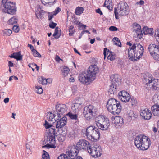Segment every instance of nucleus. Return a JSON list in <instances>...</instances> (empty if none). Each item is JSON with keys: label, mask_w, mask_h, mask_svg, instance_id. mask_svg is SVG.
<instances>
[{"label": "nucleus", "mask_w": 159, "mask_h": 159, "mask_svg": "<svg viewBox=\"0 0 159 159\" xmlns=\"http://www.w3.org/2000/svg\"><path fill=\"white\" fill-rule=\"evenodd\" d=\"M99 71L98 67L96 65H91L87 71L83 72L79 75V80L82 84H90L95 79L96 74Z\"/></svg>", "instance_id": "nucleus-1"}, {"label": "nucleus", "mask_w": 159, "mask_h": 159, "mask_svg": "<svg viewBox=\"0 0 159 159\" xmlns=\"http://www.w3.org/2000/svg\"><path fill=\"white\" fill-rule=\"evenodd\" d=\"M91 144L89 142L84 139H80L76 144L66 150L67 155L69 157L74 158L75 156L78 154L80 151L82 149H86L90 147Z\"/></svg>", "instance_id": "nucleus-2"}, {"label": "nucleus", "mask_w": 159, "mask_h": 159, "mask_svg": "<svg viewBox=\"0 0 159 159\" xmlns=\"http://www.w3.org/2000/svg\"><path fill=\"white\" fill-rule=\"evenodd\" d=\"M134 140L135 145L139 149L142 150L148 149L150 144V139L146 136L138 135Z\"/></svg>", "instance_id": "nucleus-3"}, {"label": "nucleus", "mask_w": 159, "mask_h": 159, "mask_svg": "<svg viewBox=\"0 0 159 159\" xmlns=\"http://www.w3.org/2000/svg\"><path fill=\"white\" fill-rule=\"evenodd\" d=\"M114 13L115 18L116 19H119L118 14L121 16H126L129 12V7L127 3L120 2L117 7L114 8Z\"/></svg>", "instance_id": "nucleus-4"}, {"label": "nucleus", "mask_w": 159, "mask_h": 159, "mask_svg": "<svg viewBox=\"0 0 159 159\" xmlns=\"http://www.w3.org/2000/svg\"><path fill=\"white\" fill-rule=\"evenodd\" d=\"M85 135L89 140L96 142L99 139L100 133L98 128L93 126H90L86 129Z\"/></svg>", "instance_id": "nucleus-5"}, {"label": "nucleus", "mask_w": 159, "mask_h": 159, "mask_svg": "<svg viewBox=\"0 0 159 159\" xmlns=\"http://www.w3.org/2000/svg\"><path fill=\"white\" fill-rule=\"evenodd\" d=\"M95 122L98 128L102 130H107L110 125L108 118L102 115H99L96 117Z\"/></svg>", "instance_id": "nucleus-6"}, {"label": "nucleus", "mask_w": 159, "mask_h": 159, "mask_svg": "<svg viewBox=\"0 0 159 159\" xmlns=\"http://www.w3.org/2000/svg\"><path fill=\"white\" fill-rule=\"evenodd\" d=\"M97 109L94 106L89 105L84 108L83 114L85 118L88 120H92L96 115Z\"/></svg>", "instance_id": "nucleus-7"}, {"label": "nucleus", "mask_w": 159, "mask_h": 159, "mask_svg": "<svg viewBox=\"0 0 159 159\" xmlns=\"http://www.w3.org/2000/svg\"><path fill=\"white\" fill-rule=\"evenodd\" d=\"M67 109L65 104L57 103L55 106V111L54 112L57 115V120H59L63 117V116L66 114Z\"/></svg>", "instance_id": "nucleus-8"}, {"label": "nucleus", "mask_w": 159, "mask_h": 159, "mask_svg": "<svg viewBox=\"0 0 159 159\" xmlns=\"http://www.w3.org/2000/svg\"><path fill=\"white\" fill-rule=\"evenodd\" d=\"M67 118L66 116H63L61 119L57 121L56 124V128H58V131L60 132L63 136H66L67 132L65 129L63 128L67 123Z\"/></svg>", "instance_id": "nucleus-9"}, {"label": "nucleus", "mask_w": 159, "mask_h": 159, "mask_svg": "<svg viewBox=\"0 0 159 159\" xmlns=\"http://www.w3.org/2000/svg\"><path fill=\"white\" fill-rule=\"evenodd\" d=\"M145 83L147 85H149L150 89L152 90H159V79H152L148 77L145 79Z\"/></svg>", "instance_id": "nucleus-10"}, {"label": "nucleus", "mask_w": 159, "mask_h": 159, "mask_svg": "<svg viewBox=\"0 0 159 159\" xmlns=\"http://www.w3.org/2000/svg\"><path fill=\"white\" fill-rule=\"evenodd\" d=\"M102 149L100 146L97 145L88 149V152L93 157L96 158L100 157L102 154Z\"/></svg>", "instance_id": "nucleus-11"}, {"label": "nucleus", "mask_w": 159, "mask_h": 159, "mask_svg": "<svg viewBox=\"0 0 159 159\" xmlns=\"http://www.w3.org/2000/svg\"><path fill=\"white\" fill-rule=\"evenodd\" d=\"M4 7L7 10L8 14L14 15L16 13L17 8L16 6V3L11 1L6 2L4 4Z\"/></svg>", "instance_id": "nucleus-12"}, {"label": "nucleus", "mask_w": 159, "mask_h": 159, "mask_svg": "<svg viewBox=\"0 0 159 159\" xmlns=\"http://www.w3.org/2000/svg\"><path fill=\"white\" fill-rule=\"evenodd\" d=\"M118 96L122 102L125 103L129 102L131 98L130 95L124 90L120 91L118 93Z\"/></svg>", "instance_id": "nucleus-13"}, {"label": "nucleus", "mask_w": 159, "mask_h": 159, "mask_svg": "<svg viewBox=\"0 0 159 159\" xmlns=\"http://www.w3.org/2000/svg\"><path fill=\"white\" fill-rule=\"evenodd\" d=\"M110 80L111 81V87L115 86L116 87H119L121 85V80L120 76L117 74H114L112 75L110 77Z\"/></svg>", "instance_id": "nucleus-14"}, {"label": "nucleus", "mask_w": 159, "mask_h": 159, "mask_svg": "<svg viewBox=\"0 0 159 159\" xmlns=\"http://www.w3.org/2000/svg\"><path fill=\"white\" fill-rule=\"evenodd\" d=\"M136 49L134 54V58L136 57L137 59H139L142 56L144 52V48L143 46L139 43H136Z\"/></svg>", "instance_id": "nucleus-15"}, {"label": "nucleus", "mask_w": 159, "mask_h": 159, "mask_svg": "<svg viewBox=\"0 0 159 159\" xmlns=\"http://www.w3.org/2000/svg\"><path fill=\"white\" fill-rule=\"evenodd\" d=\"M132 26V31L136 33L138 38L141 39L142 38L143 33L140 25L136 23H134Z\"/></svg>", "instance_id": "nucleus-16"}, {"label": "nucleus", "mask_w": 159, "mask_h": 159, "mask_svg": "<svg viewBox=\"0 0 159 159\" xmlns=\"http://www.w3.org/2000/svg\"><path fill=\"white\" fill-rule=\"evenodd\" d=\"M140 114L142 119L147 120L150 119L152 115L151 111L147 108H141Z\"/></svg>", "instance_id": "nucleus-17"}, {"label": "nucleus", "mask_w": 159, "mask_h": 159, "mask_svg": "<svg viewBox=\"0 0 159 159\" xmlns=\"http://www.w3.org/2000/svg\"><path fill=\"white\" fill-rule=\"evenodd\" d=\"M121 106L120 102H118L117 104L112 106L111 109L108 110L113 115L118 114L121 111Z\"/></svg>", "instance_id": "nucleus-18"}, {"label": "nucleus", "mask_w": 159, "mask_h": 159, "mask_svg": "<svg viewBox=\"0 0 159 159\" xmlns=\"http://www.w3.org/2000/svg\"><path fill=\"white\" fill-rule=\"evenodd\" d=\"M135 49H136V43H134L133 45L130 47L128 49V57L129 59L131 61H137V59L134 58V54L135 52Z\"/></svg>", "instance_id": "nucleus-19"}, {"label": "nucleus", "mask_w": 159, "mask_h": 159, "mask_svg": "<svg viewBox=\"0 0 159 159\" xmlns=\"http://www.w3.org/2000/svg\"><path fill=\"white\" fill-rule=\"evenodd\" d=\"M114 123L116 126L121 127L124 124L123 118L120 116H116L114 118Z\"/></svg>", "instance_id": "nucleus-20"}, {"label": "nucleus", "mask_w": 159, "mask_h": 159, "mask_svg": "<svg viewBox=\"0 0 159 159\" xmlns=\"http://www.w3.org/2000/svg\"><path fill=\"white\" fill-rule=\"evenodd\" d=\"M148 49L150 54H152L154 52L159 51V45H157L154 44H150L148 46Z\"/></svg>", "instance_id": "nucleus-21"}, {"label": "nucleus", "mask_w": 159, "mask_h": 159, "mask_svg": "<svg viewBox=\"0 0 159 159\" xmlns=\"http://www.w3.org/2000/svg\"><path fill=\"white\" fill-rule=\"evenodd\" d=\"M49 143H47L45 145L43 146H42V148H46L47 149H49L50 148H56L55 144H56V142L55 140L53 139H49Z\"/></svg>", "instance_id": "nucleus-22"}, {"label": "nucleus", "mask_w": 159, "mask_h": 159, "mask_svg": "<svg viewBox=\"0 0 159 159\" xmlns=\"http://www.w3.org/2000/svg\"><path fill=\"white\" fill-rule=\"evenodd\" d=\"M155 104L151 107L152 111L154 116L159 117V105Z\"/></svg>", "instance_id": "nucleus-23"}, {"label": "nucleus", "mask_w": 159, "mask_h": 159, "mask_svg": "<svg viewBox=\"0 0 159 159\" xmlns=\"http://www.w3.org/2000/svg\"><path fill=\"white\" fill-rule=\"evenodd\" d=\"M118 102H120L114 98H110L108 100L107 104V109L111 108L112 106L117 104Z\"/></svg>", "instance_id": "nucleus-24"}, {"label": "nucleus", "mask_w": 159, "mask_h": 159, "mask_svg": "<svg viewBox=\"0 0 159 159\" xmlns=\"http://www.w3.org/2000/svg\"><path fill=\"white\" fill-rule=\"evenodd\" d=\"M11 58H14L17 61H20L22 59L23 56L21 54V52L20 51L18 52H14L12 54L9 56Z\"/></svg>", "instance_id": "nucleus-25"}, {"label": "nucleus", "mask_w": 159, "mask_h": 159, "mask_svg": "<svg viewBox=\"0 0 159 159\" xmlns=\"http://www.w3.org/2000/svg\"><path fill=\"white\" fill-rule=\"evenodd\" d=\"M56 114L55 113L53 114L50 112H48L47 114L46 117L48 121L53 122L54 121L55 122L56 121L57 122V121H58V120H57V119L55 118V117L56 116Z\"/></svg>", "instance_id": "nucleus-26"}, {"label": "nucleus", "mask_w": 159, "mask_h": 159, "mask_svg": "<svg viewBox=\"0 0 159 159\" xmlns=\"http://www.w3.org/2000/svg\"><path fill=\"white\" fill-rule=\"evenodd\" d=\"M57 134L55 128H51L49 129L48 133L49 139L55 140V136Z\"/></svg>", "instance_id": "nucleus-27"}, {"label": "nucleus", "mask_w": 159, "mask_h": 159, "mask_svg": "<svg viewBox=\"0 0 159 159\" xmlns=\"http://www.w3.org/2000/svg\"><path fill=\"white\" fill-rule=\"evenodd\" d=\"M143 34L144 35H149L151 36L153 34V29L152 28H149L147 26H144L143 28Z\"/></svg>", "instance_id": "nucleus-28"}, {"label": "nucleus", "mask_w": 159, "mask_h": 159, "mask_svg": "<svg viewBox=\"0 0 159 159\" xmlns=\"http://www.w3.org/2000/svg\"><path fill=\"white\" fill-rule=\"evenodd\" d=\"M66 115L68 116L71 119L75 120L74 122L75 124H78L79 123V120L78 118L77 114H73L70 112L66 114Z\"/></svg>", "instance_id": "nucleus-29"}, {"label": "nucleus", "mask_w": 159, "mask_h": 159, "mask_svg": "<svg viewBox=\"0 0 159 159\" xmlns=\"http://www.w3.org/2000/svg\"><path fill=\"white\" fill-rule=\"evenodd\" d=\"M48 80H50V79H46L44 78L43 76L41 77L38 79L39 83L43 85H45L48 84H50V82L48 81Z\"/></svg>", "instance_id": "nucleus-30"}, {"label": "nucleus", "mask_w": 159, "mask_h": 159, "mask_svg": "<svg viewBox=\"0 0 159 159\" xmlns=\"http://www.w3.org/2000/svg\"><path fill=\"white\" fill-rule=\"evenodd\" d=\"M107 59L111 61H113L115 59L116 56L114 54V53L111 51L108 50L107 52V55L106 56Z\"/></svg>", "instance_id": "nucleus-31"}, {"label": "nucleus", "mask_w": 159, "mask_h": 159, "mask_svg": "<svg viewBox=\"0 0 159 159\" xmlns=\"http://www.w3.org/2000/svg\"><path fill=\"white\" fill-rule=\"evenodd\" d=\"M45 11L43 10H40L38 12L37 11L35 13L36 15L38 18L42 19L43 18V15H44Z\"/></svg>", "instance_id": "nucleus-32"}, {"label": "nucleus", "mask_w": 159, "mask_h": 159, "mask_svg": "<svg viewBox=\"0 0 159 159\" xmlns=\"http://www.w3.org/2000/svg\"><path fill=\"white\" fill-rule=\"evenodd\" d=\"M152 101L155 103H159V92H156L153 96Z\"/></svg>", "instance_id": "nucleus-33"}, {"label": "nucleus", "mask_w": 159, "mask_h": 159, "mask_svg": "<svg viewBox=\"0 0 159 159\" xmlns=\"http://www.w3.org/2000/svg\"><path fill=\"white\" fill-rule=\"evenodd\" d=\"M58 29L59 28L58 27H56L54 33L53 34V36L56 39H58L61 35V34L58 33Z\"/></svg>", "instance_id": "nucleus-34"}, {"label": "nucleus", "mask_w": 159, "mask_h": 159, "mask_svg": "<svg viewBox=\"0 0 159 159\" xmlns=\"http://www.w3.org/2000/svg\"><path fill=\"white\" fill-rule=\"evenodd\" d=\"M18 19L16 17L14 16L11 18L9 20L8 22L10 25H13L17 23Z\"/></svg>", "instance_id": "nucleus-35"}, {"label": "nucleus", "mask_w": 159, "mask_h": 159, "mask_svg": "<svg viewBox=\"0 0 159 159\" xmlns=\"http://www.w3.org/2000/svg\"><path fill=\"white\" fill-rule=\"evenodd\" d=\"M129 101H130V105L132 107H135L137 104L138 102L137 100L134 97H131Z\"/></svg>", "instance_id": "nucleus-36"}, {"label": "nucleus", "mask_w": 159, "mask_h": 159, "mask_svg": "<svg viewBox=\"0 0 159 159\" xmlns=\"http://www.w3.org/2000/svg\"><path fill=\"white\" fill-rule=\"evenodd\" d=\"M42 159H50L49 154L45 150H43Z\"/></svg>", "instance_id": "nucleus-37"}, {"label": "nucleus", "mask_w": 159, "mask_h": 159, "mask_svg": "<svg viewBox=\"0 0 159 159\" xmlns=\"http://www.w3.org/2000/svg\"><path fill=\"white\" fill-rule=\"evenodd\" d=\"M83 8L82 7H77L75 10V14L77 15H80L83 13Z\"/></svg>", "instance_id": "nucleus-38"}, {"label": "nucleus", "mask_w": 159, "mask_h": 159, "mask_svg": "<svg viewBox=\"0 0 159 159\" xmlns=\"http://www.w3.org/2000/svg\"><path fill=\"white\" fill-rule=\"evenodd\" d=\"M153 58L156 60L159 61V51L156 52H154L152 54H150Z\"/></svg>", "instance_id": "nucleus-39"}, {"label": "nucleus", "mask_w": 159, "mask_h": 159, "mask_svg": "<svg viewBox=\"0 0 159 159\" xmlns=\"http://www.w3.org/2000/svg\"><path fill=\"white\" fill-rule=\"evenodd\" d=\"M118 89L117 87H116L115 86L114 87H111L110 86V88L108 90V93L110 94H114V93L116 92V90Z\"/></svg>", "instance_id": "nucleus-40"}, {"label": "nucleus", "mask_w": 159, "mask_h": 159, "mask_svg": "<svg viewBox=\"0 0 159 159\" xmlns=\"http://www.w3.org/2000/svg\"><path fill=\"white\" fill-rule=\"evenodd\" d=\"M62 71L64 75L65 76H67L69 73L70 69L67 66H64Z\"/></svg>", "instance_id": "nucleus-41"}, {"label": "nucleus", "mask_w": 159, "mask_h": 159, "mask_svg": "<svg viewBox=\"0 0 159 159\" xmlns=\"http://www.w3.org/2000/svg\"><path fill=\"white\" fill-rule=\"evenodd\" d=\"M69 157L66 154L62 153L59 155L57 159H70Z\"/></svg>", "instance_id": "nucleus-42"}, {"label": "nucleus", "mask_w": 159, "mask_h": 159, "mask_svg": "<svg viewBox=\"0 0 159 159\" xmlns=\"http://www.w3.org/2000/svg\"><path fill=\"white\" fill-rule=\"evenodd\" d=\"M56 136L59 141L63 142L64 140V137H65V136H63V134H60L57 135H56Z\"/></svg>", "instance_id": "nucleus-43"}, {"label": "nucleus", "mask_w": 159, "mask_h": 159, "mask_svg": "<svg viewBox=\"0 0 159 159\" xmlns=\"http://www.w3.org/2000/svg\"><path fill=\"white\" fill-rule=\"evenodd\" d=\"M82 106V105H80V106H79V104H74V105L72 106V109L73 110H78L79 111L81 108Z\"/></svg>", "instance_id": "nucleus-44"}, {"label": "nucleus", "mask_w": 159, "mask_h": 159, "mask_svg": "<svg viewBox=\"0 0 159 159\" xmlns=\"http://www.w3.org/2000/svg\"><path fill=\"white\" fill-rule=\"evenodd\" d=\"M4 35L10 36L12 33V31L9 29H5L3 30Z\"/></svg>", "instance_id": "nucleus-45"}, {"label": "nucleus", "mask_w": 159, "mask_h": 159, "mask_svg": "<svg viewBox=\"0 0 159 159\" xmlns=\"http://www.w3.org/2000/svg\"><path fill=\"white\" fill-rule=\"evenodd\" d=\"M115 40V41H116L117 43H115V44L117 45L118 46L120 47H121V43L120 40L117 37H114L113 39V40Z\"/></svg>", "instance_id": "nucleus-46"}, {"label": "nucleus", "mask_w": 159, "mask_h": 159, "mask_svg": "<svg viewBox=\"0 0 159 159\" xmlns=\"http://www.w3.org/2000/svg\"><path fill=\"white\" fill-rule=\"evenodd\" d=\"M33 56L35 57H41V55L36 49L34 52H33Z\"/></svg>", "instance_id": "nucleus-47"}, {"label": "nucleus", "mask_w": 159, "mask_h": 159, "mask_svg": "<svg viewBox=\"0 0 159 159\" xmlns=\"http://www.w3.org/2000/svg\"><path fill=\"white\" fill-rule=\"evenodd\" d=\"M35 88L37 89V93L41 94L43 93V90L42 87H40L39 86H36Z\"/></svg>", "instance_id": "nucleus-48"}, {"label": "nucleus", "mask_w": 159, "mask_h": 159, "mask_svg": "<svg viewBox=\"0 0 159 159\" xmlns=\"http://www.w3.org/2000/svg\"><path fill=\"white\" fill-rule=\"evenodd\" d=\"M74 104H79L80 106V105H82V102L80 98H78L75 99Z\"/></svg>", "instance_id": "nucleus-49"}, {"label": "nucleus", "mask_w": 159, "mask_h": 159, "mask_svg": "<svg viewBox=\"0 0 159 159\" xmlns=\"http://www.w3.org/2000/svg\"><path fill=\"white\" fill-rule=\"evenodd\" d=\"M44 126L45 128L47 129L50 128L52 125L51 124L48 123L46 120H45Z\"/></svg>", "instance_id": "nucleus-50"}, {"label": "nucleus", "mask_w": 159, "mask_h": 159, "mask_svg": "<svg viewBox=\"0 0 159 159\" xmlns=\"http://www.w3.org/2000/svg\"><path fill=\"white\" fill-rule=\"evenodd\" d=\"M12 29L15 32L17 33L19 31V26L14 25Z\"/></svg>", "instance_id": "nucleus-51"}, {"label": "nucleus", "mask_w": 159, "mask_h": 159, "mask_svg": "<svg viewBox=\"0 0 159 159\" xmlns=\"http://www.w3.org/2000/svg\"><path fill=\"white\" fill-rule=\"evenodd\" d=\"M36 66V70H38L39 68V66L37 65L34 63H30L28 65V66L29 67H32V66Z\"/></svg>", "instance_id": "nucleus-52"}, {"label": "nucleus", "mask_w": 159, "mask_h": 159, "mask_svg": "<svg viewBox=\"0 0 159 159\" xmlns=\"http://www.w3.org/2000/svg\"><path fill=\"white\" fill-rule=\"evenodd\" d=\"M57 25V23L52 21L51 23L49 24V27L52 29H54L55 28L56 26Z\"/></svg>", "instance_id": "nucleus-53"}, {"label": "nucleus", "mask_w": 159, "mask_h": 159, "mask_svg": "<svg viewBox=\"0 0 159 159\" xmlns=\"http://www.w3.org/2000/svg\"><path fill=\"white\" fill-rule=\"evenodd\" d=\"M109 29L111 31H115L117 30L118 28L115 26H111L109 27Z\"/></svg>", "instance_id": "nucleus-54"}, {"label": "nucleus", "mask_w": 159, "mask_h": 159, "mask_svg": "<svg viewBox=\"0 0 159 159\" xmlns=\"http://www.w3.org/2000/svg\"><path fill=\"white\" fill-rule=\"evenodd\" d=\"M61 11V9L59 7L57 8L53 11V14L54 15H56Z\"/></svg>", "instance_id": "nucleus-55"}, {"label": "nucleus", "mask_w": 159, "mask_h": 159, "mask_svg": "<svg viewBox=\"0 0 159 159\" xmlns=\"http://www.w3.org/2000/svg\"><path fill=\"white\" fill-rule=\"evenodd\" d=\"M49 15H48V20L49 21L51 20L52 18L54 16H55L54 15V14H52V13H50L49 12H48Z\"/></svg>", "instance_id": "nucleus-56"}, {"label": "nucleus", "mask_w": 159, "mask_h": 159, "mask_svg": "<svg viewBox=\"0 0 159 159\" xmlns=\"http://www.w3.org/2000/svg\"><path fill=\"white\" fill-rule=\"evenodd\" d=\"M96 12L97 13L99 14L100 15H103V13L102 11H101L100 8H98L96 10Z\"/></svg>", "instance_id": "nucleus-57"}, {"label": "nucleus", "mask_w": 159, "mask_h": 159, "mask_svg": "<svg viewBox=\"0 0 159 159\" xmlns=\"http://www.w3.org/2000/svg\"><path fill=\"white\" fill-rule=\"evenodd\" d=\"M144 1L143 0H141L139 2H137L136 3V5H143L144 4Z\"/></svg>", "instance_id": "nucleus-58"}, {"label": "nucleus", "mask_w": 159, "mask_h": 159, "mask_svg": "<svg viewBox=\"0 0 159 159\" xmlns=\"http://www.w3.org/2000/svg\"><path fill=\"white\" fill-rule=\"evenodd\" d=\"M28 47L30 48L32 52H34L35 50L34 49V47L31 44H28Z\"/></svg>", "instance_id": "nucleus-59"}, {"label": "nucleus", "mask_w": 159, "mask_h": 159, "mask_svg": "<svg viewBox=\"0 0 159 159\" xmlns=\"http://www.w3.org/2000/svg\"><path fill=\"white\" fill-rule=\"evenodd\" d=\"M107 48H105L104 49L103 51V54L104 57V59L105 58L106 56L107 55Z\"/></svg>", "instance_id": "nucleus-60"}, {"label": "nucleus", "mask_w": 159, "mask_h": 159, "mask_svg": "<svg viewBox=\"0 0 159 159\" xmlns=\"http://www.w3.org/2000/svg\"><path fill=\"white\" fill-rule=\"evenodd\" d=\"M71 159H83L82 157L80 156H77V155L75 156L74 158H72V157H69Z\"/></svg>", "instance_id": "nucleus-61"}, {"label": "nucleus", "mask_w": 159, "mask_h": 159, "mask_svg": "<svg viewBox=\"0 0 159 159\" xmlns=\"http://www.w3.org/2000/svg\"><path fill=\"white\" fill-rule=\"evenodd\" d=\"M8 66L9 68L14 66V64L11 61H8Z\"/></svg>", "instance_id": "nucleus-62"}, {"label": "nucleus", "mask_w": 159, "mask_h": 159, "mask_svg": "<svg viewBox=\"0 0 159 159\" xmlns=\"http://www.w3.org/2000/svg\"><path fill=\"white\" fill-rule=\"evenodd\" d=\"M86 27L87 26L86 25L82 24L80 25H79L78 26L79 28H81V27H82L83 28L82 29H85Z\"/></svg>", "instance_id": "nucleus-63"}, {"label": "nucleus", "mask_w": 159, "mask_h": 159, "mask_svg": "<svg viewBox=\"0 0 159 159\" xmlns=\"http://www.w3.org/2000/svg\"><path fill=\"white\" fill-rule=\"evenodd\" d=\"M9 98H6L4 100V102L5 103H6L9 102Z\"/></svg>", "instance_id": "nucleus-64"}]
</instances>
